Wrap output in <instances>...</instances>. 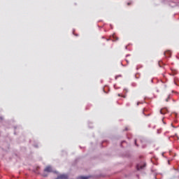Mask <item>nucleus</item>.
Listing matches in <instances>:
<instances>
[{
    "instance_id": "obj_10",
    "label": "nucleus",
    "mask_w": 179,
    "mask_h": 179,
    "mask_svg": "<svg viewBox=\"0 0 179 179\" xmlns=\"http://www.w3.org/2000/svg\"><path fill=\"white\" fill-rule=\"evenodd\" d=\"M122 97H123L124 99H125L126 96H125V95H124V96H122Z\"/></svg>"
},
{
    "instance_id": "obj_11",
    "label": "nucleus",
    "mask_w": 179,
    "mask_h": 179,
    "mask_svg": "<svg viewBox=\"0 0 179 179\" xmlns=\"http://www.w3.org/2000/svg\"><path fill=\"white\" fill-rule=\"evenodd\" d=\"M118 96H119V97H121V95L120 94H118Z\"/></svg>"
},
{
    "instance_id": "obj_9",
    "label": "nucleus",
    "mask_w": 179,
    "mask_h": 179,
    "mask_svg": "<svg viewBox=\"0 0 179 179\" xmlns=\"http://www.w3.org/2000/svg\"><path fill=\"white\" fill-rule=\"evenodd\" d=\"M127 5H128V6H129V5H131V3H127Z\"/></svg>"
},
{
    "instance_id": "obj_1",
    "label": "nucleus",
    "mask_w": 179,
    "mask_h": 179,
    "mask_svg": "<svg viewBox=\"0 0 179 179\" xmlns=\"http://www.w3.org/2000/svg\"><path fill=\"white\" fill-rule=\"evenodd\" d=\"M146 167V164L141 163L137 165V170H143V169H145Z\"/></svg>"
},
{
    "instance_id": "obj_6",
    "label": "nucleus",
    "mask_w": 179,
    "mask_h": 179,
    "mask_svg": "<svg viewBox=\"0 0 179 179\" xmlns=\"http://www.w3.org/2000/svg\"><path fill=\"white\" fill-rule=\"evenodd\" d=\"M81 178L82 179H87V177L82 176Z\"/></svg>"
},
{
    "instance_id": "obj_3",
    "label": "nucleus",
    "mask_w": 179,
    "mask_h": 179,
    "mask_svg": "<svg viewBox=\"0 0 179 179\" xmlns=\"http://www.w3.org/2000/svg\"><path fill=\"white\" fill-rule=\"evenodd\" d=\"M164 55H166V57H170L171 55V52H170V50H168L164 52Z\"/></svg>"
},
{
    "instance_id": "obj_8",
    "label": "nucleus",
    "mask_w": 179,
    "mask_h": 179,
    "mask_svg": "<svg viewBox=\"0 0 179 179\" xmlns=\"http://www.w3.org/2000/svg\"><path fill=\"white\" fill-rule=\"evenodd\" d=\"M135 145L138 146V144H136V140H135Z\"/></svg>"
},
{
    "instance_id": "obj_5",
    "label": "nucleus",
    "mask_w": 179,
    "mask_h": 179,
    "mask_svg": "<svg viewBox=\"0 0 179 179\" xmlns=\"http://www.w3.org/2000/svg\"><path fill=\"white\" fill-rule=\"evenodd\" d=\"M38 170H40V167L37 166L35 170V173H38Z\"/></svg>"
},
{
    "instance_id": "obj_4",
    "label": "nucleus",
    "mask_w": 179,
    "mask_h": 179,
    "mask_svg": "<svg viewBox=\"0 0 179 179\" xmlns=\"http://www.w3.org/2000/svg\"><path fill=\"white\" fill-rule=\"evenodd\" d=\"M161 114H166V109H162L160 110Z\"/></svg>"
},
{
    "instance_id": "obj_2",
    "label": "nucleus",
    "mask_w": 179,
    "mask_h": 179,
    "mask_svg": "<svg viewBox=\"0 0 179 179\" xmlns=\"http://www.w3.org/2000/svg\"><path fill=\"white\" fill-rule=\"evenodd\" d=\"M45 173H52V168L51 166H46L44 169Z\"/></svg>"
},
{
    "instance_id": "obj_7",
    "label": "nucleus",
    "mask_w": 179,
    "mask_h": 179,
    "mask_svg": "<svg viewBox=\"0 0 179 179\" xmlns=\"http://www.w3.org/2000/svg\"><path fill=\"white\" fill-rule=\"evenodd\" d=\"M43 177H47V174L43 173Z\"/></svg>"
}]
</instances>
